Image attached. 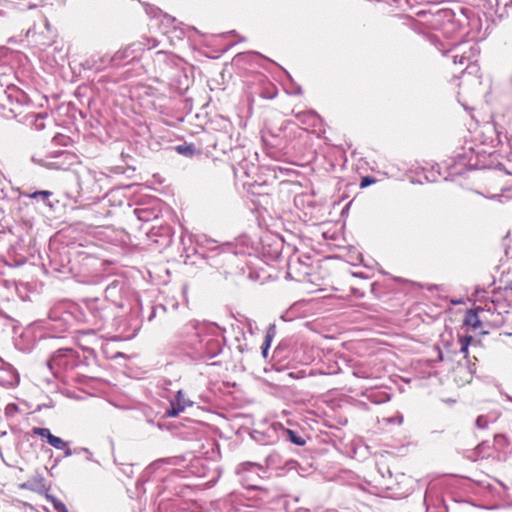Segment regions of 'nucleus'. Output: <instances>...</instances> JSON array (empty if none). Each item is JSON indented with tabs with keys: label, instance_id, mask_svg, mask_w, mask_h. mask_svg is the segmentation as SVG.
Here are the masks:
<instances>
[{
	"label": "nucleus",
	"instance_id": "nucleus-1",
	"mask_svg": "<svg viewBox=\"0 0 512 512\" xmlns=\"http://www.w3.org/2000/svg\"><path fill=\"white\" fill-rule=\"evenodd\" d=\"M452 53L454 64H459L468 68L476 62V58L479 54V48L476 44L464 42L454 47Z\"/></svg>",
	"mask_w": 512,
	"mask_h": 512
},
{
	"label": "nucleus",
	"instance_id": "nucleus-2",
	"mask_svg": "<svg viewBox=\"0 0 512 512\" xmlns=\"http://www.w3.org/2000/svg\"><path fill=\"white\" fill-rule=\"evenodd\" d=\"M190 405L191 403L185 398L183 392L179 390L175 400L171 402V408L167 410L166 415L170 418L176 417Z\"/></svg>",
	"mask_w": 512,
	"mask_h": 512
},
{
	"label": "nucleus",
	"instance_id": "nucleus-3",
	"mask_svg": "<svg viewBox=\"0 0 512 512\" xmlns=\"http://www.w3.org/2000/svg\"><path fill=\"white\" fill-rule=\"evenodd\" d=\"M480 312H483V309L477 308L475 310H469L465 315V325L470 326L474 330L480 328L482 325V322L479 317Z\"/></svg>",
	"mask_w": 512,
	"mask_h": 512
},
{
	"label": "nucleus",
	"instance_id": "nucleus-4",
	"mask_svg": "<svg viewBox=\"0 0 512 512\" xmlns=\"http://www.w3.org/2000/svg\"><path fill=\"white\" fill-rule=\"evenodd\" d=\"M48 443L51 446H53L54 448H56V449L65 450V455L66 456H70L72 454V451L67 446V443L65 441H63L60 437H57V436L53 435L51 438H49V442Z\"/></svg>",
	"mask_w": 512,
	"mask_h": 512
},
{
	"label": "nucleus",
	"instance_id": "nucleus-5",
	"mask_svg": "<svg viewBox=\"0 0 512 512\" xmlns=\"http://www.w3.org/2000/svg\"><path fill=\"white\" fill-rule=\"evenodd\" d=\"M44 487V479L42 477L28 480L27 482L20 485V488L26 490H38Z\"/></svg>",
	"mask_w": 512,
	"mask_h": 512
},
{
	"label": "nucleus",
	"instance_id": "nucleus-6",
	"mask_svg": "<svg viewBox=\"0 0 512 512\" xmlns=\"http://www.w3.org/2000/svg\"><path fill=\"white\" fill-rule=\"evenodd\" d=\"M471 341H472L471 336H461L459 338V342L461 345L460 351H461V353L464 354V357H467V355H468V348H469Z\"/></svg>",
	"mask_w": 512,
	"mask_h": 512
},
{
	"label": "nucleus",
	"instance_id": "nucleus-7",
	"mask_svg": "<svg viewBox=\"0 0 512 512\" xmlns=\"http://www.w3.org/2000/svg\"><path fill=\"white\" fill-rule=\"evenodd\" d=\"M47 498L50 500V502L53 504L55 510L57 512H68L65 504L55 498L54 496L47 495Z\"/></svg>",
	"mask_w": 512,
	"mask_h": 512
},
{
	"label": "nucleus",
	"instance_id": "nucleus-8",
	"mask_svg": "<svg viewBox=\"0 0 512 512\" xmlns=\"http://www.w3.org/2000/svg\"><path fill=\"white\" fill-rule=\"evenodd\" d=\"M33 433L36 435H39L42 438H46L48 442H49V438H51L53 436V434H51V432L48 428L35 427V428H33Z\"/></svg>",
	"mask_w": 512,
	"mask_h": 512
},
{
	"label": "nucleus",
	"instance_id": "nucleus-9",
	"mask_svg": "<svg viewBox=\"0 0 512 512\" xmlns=\"http://www.w3.org/2000/svg\"><path fill=\"white\" fill-rule=\"evenodd\" d=\"M51 195H52V193L50 191L43 190V191H36L34 193H31V194L28 195V197L32 198V199H35V198L40 196L44 200H47Z\"/></svg>",
	"mask_w": 512,
	"mask_h": 512
},
{
	"label": "nucleus",
	"instance_id": "nucleus-10",
	"mask_svg": "<svg viewBox=\"0 0 512 512\" xmlns=\"http://www.w3.org/2000/svg\"><path fill=\"white\" fill-rule=\"evenodd\" d=\"M275 335V328L274 326H271L265 336L264 344H267V346H271L272 339Z\"/></svg>",
	"mask_w": 512,
	"mask_h": 512
},
{
	"label": "nucleus",
	"instance_id": "nucleus-11",
	"mask_svg": "<svg viewBox=\"0 0 512 512\" xmlns=\"http://www.w3.org/2000/svg\"><path fill=\"white\" fill-rule=\"evenodd\" d=\"M374 182H375V180H374V179L369 178V177H364V178L362 179V181H361L360 186H361L362 188H364V187H367V186L371 185V184H372V183H374Z\"/></svg>",
	"mask_w": 512,
	"mask_h": 512
},
{
	"label": "nucleus",
	"instance_id": "nucleus-12",
	"mask_svg": "<svg viewBox=\"0 0 512 512\" xmlns=\"http://www.w3.org/2000/svg\"><path fill=\"white\" fill-rule=\"evenodd\" d=\"M289 434L291 435V440H292L293 443H295L297 445H303L304 444V441L301 440L300 438H296L292 431L289 430Z\"/></svg>",
	"mask_w": 512,
	"mask_h": 512
},
{
	"label": "nucleus",
	"instance_id": "nucleus-13",
	"mask_svg": "<svg viewBox=\"0 0 512 512\" xmlns=\"http://www.w3.org/2000/svg\"><path fill=\"white\" fill-rule=\"evenodd\" d=\"M297 263H291L289 264V267H288V275L289 276H292L294 277V274H295V267H296Z\"/></svg>",
	"mask_w": 512,
	"mask_h": 512
},
{
	"label": "nucleus",
	"instance_id": "nucleus-14",
	"mask_svg": "<svg viewBox=\"0 0 512 512\" xmlns=\"http://www.w3.org/2000/svg\"><path fill=\"white\" fill-rule=\"evenodd\" d=\"M270 348V346H267V344H264L263 343V346H262V354L263 356L266 358L267 357V352H268V349Z\"/></svg>",
	"mask_w": 512,
	"mask_h": 512
},
{
	"label": "nucleus",
	"instance_id": "nucleus-15",
	"mask_svg": "<svg viewBox=\"0 0 512 512\" xmlns=\"http://www.w3.org/2000/svg\"><path fill=\"white\" fill-rule=\"evenodd\" d=\"M186 147H183V146H178L177 147V151L180 152V153H184L186 151Z\"/></svg>",
	"mask_w": 512,
	"mask_h": 512
}]
</instances>
